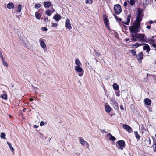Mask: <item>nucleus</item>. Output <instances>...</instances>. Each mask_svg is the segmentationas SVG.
<instances>
[{
    "mask_svg": "<svg viewBox=\"0 0 156 156\" xmlns=\"http://www.w3.org/2000/svg\"><path fill=\"white\" fill-rule=\"evenodd\" d=\"M131 40L135 41H139L141 42H146L147 37L144 34L136 33L130 34Z\"/></svg>",
    "mask_w": 156,
    "mask_h": 156,
    "instance_id": "f257e3e1",
    "label": "nucleus"
},
{
    "mask_svg": "<svg viewBox=\"0 0 156 156\" xmlns=\"http://www.w3.org/2000/svg\"><path fill=\"white\" fill-rule=\"evenodd\" d=\"M140 23L136 22L133 25L129 27L130 33L131 34H134L140 32V30L139 29L140 27Z\"/></svg>",
    "mask_w": 156,
    "mask_h": 156,
    "instance_id": "f03ea898",
    "label": "nucleus"
},
{
    "mask_svg": "<svg viewBox=\"0 0 156 156\" xmlns=\"http://www.w3.org/2000/svg\"><path fill=\"white\" fill-rule=\"evenodd\" d=\"M142 10L140 9H139L137 12V15L136 16V20L137 22H136L140 23V21L142 20V18L143 16L142 14Z\"/></svg>",
    "mask_w": 156,
    "mask_h": 156,
    "instance_id": "7ed1b4c3",
    "label": "nucleus"
},
{
    "mask_svg": "<svg viewBox=\"0 0 156 156\" xmlns=\"http://www.w3.org/2000/svg\"><path fill=\"white\" fill-rule=\"evenodd\" d=\"M114 9L115 13L117 14H119L122 11L121 6L119 4H116L114 5Z\"/></svg>",
    "mask_w": 156,
    "mask_h": 156,
    "instance_id": "20e7f679",
    "label": "nucleus"
},
{
    "mask_svg": "<svg viewBox=\"0 0 156 156\" xmlns=\"http://www.w3.org/2000/svg\"><path fill=\"white\" fill-rule=\"evenodd\" d=\"M103 19L104 23L106 26L107 27H109V20L108 19L107 16L105 14L103 15Z\"/></svg>",
    "mask_w": 156,
    "mask_h": 156,
    "instance_id": "39448f33",
    "label": "nucleus"
},
{
    "mask_svg": "<svg viewBox=\"0 0 156 156\" xmlns=\"http://www.w3.org/2000/svg\"><path fill=\"white\" fill-rule=\"evenodd\" d=\"M65 27L66 28L69 29H72L69 20L68 19L65 22Z\"/></svg>",
    "mask_w": 156,
    "mask_h": 156,
    "instance_id": "423d86ee",
    "label": "nucleus"
},
{
    "mask_svg": "<svg viewBox=\"0 0 156 156\" xmlns=\"http://www.w3.org/2000/svg\"><path fill=\"white\" fill-rule=\"evenodd\" d=\"M123 127L125 129L128 131L129 133H131L133 131L131 130L132 128L128 125L124 124L123 125Z\"/></svg>",
    "mask_w": 156,
    "mask_h": 156,
    "instance_id": "0eeeda50",
    "label": "nucleus"
},
{
    "mask_svg": "<svg viewBox=\"0 0 156 156\" xmlns=\"http://www.w3.org/2000/svg\"><path fill=\"white\" fill-rule=\"evenodd\" d=\"M110 103L113 105L115 108L116 109L118 108V104L115 100L112 99L110 101Z\"/></svg>",
    "mask_w": 156,
    "mask_h": 156,
    "instance_id": "6e6552de",
    "label": "nucleus"
},
{
    "mask_svg": "<svg viewBox=\"0 0 156 156\" xmlns=\"http://www.w3.org/2000/svg\"><path fill=\"white\" fill-rule=\"evenodd\" d=\"M143 49L144 50H146L147 53H148L150 50V48L147 44H145L144 46L143 47Z\"/></svg>",
    "mask_w": 156,
    "mask_h": 156,
    "instance_id": "1a4fd4ad",
    "label": "nucleus"
},
{
    "mask_svg": "<svg viewBox=\"0 0 156 156\" xmlns=\"http://www.w3.org/2000/svg\"><path fill=\"white\" fill-rule=\"evenodd\" d=\"M44 6L45 8H48L52 4L49 1L46 2H44Z\"/></svg>",
    "mask_w": 156,
    "mask_h": 156,
    "instance_id": "9d476101",
    "label": "nucleus"
},
{
    "mask_svg": "<svg viewBox=\"0 0 156 156\" xmlns=\"http://www.w3.org/2000/svg\"><path fill=\"white\" fill-rule=\"evenodd\" d=\"M143 54L142 52H140L136 55L137 59L138 60H141L143 58Z\"/></svg>",
    "mask_w": 156,
    "mask_h": 156,
    "instance_id": "9b49d317",
    "label": "nucleus"
},
{
    "mask_svg": "<svg viewBox=\"0 0 156 156\" xmlns=\"http://www.w3.org/2000/svg\"><path fill=\"white\" fill-rule=\"evenodd\" d=\"M119 145L121 147H124L125 146V142L122 140H120L118 141Z\"/></svg>",
    "mask_w": 156,
    "mask_h": 156,
    "instance_id": "f8f14e48",
    "label": "nucleus"
},
{
    "mask_svg": "<svg viewBox=\"0 0 156 156\" xmlns=\"http://www.w3.org/2000/svg\"><path fill=\"white\" fill-rule=\"evenodd\" d=\"M43 39L42 38H40L39 39V42L40 43V45L41 47L43 48H44L46 47V45L44 41H42Z\"/></svg>",
    "mask_w": 156,
    "mask_h": 156,
    "instance_id": "ddd939ff",
    "label": "nucleus"
},
{
    "mask_svg": "<svg viewBox=\"0 0 156 156\" xmlns=\"http://www.w3.org/2000/svg\"><path fill=\"white\" fill-rule=\"evenodd\" d=\"M131 17V16L130 15H128L127 17H126L127 22H122V23L128 25L129 24V22L130 21Z\"/></svg>",
    "mask_w": 156,
    "mask_h": 156,
    "instance_id": "4468645a",
    "label": "nucleus"
},
{
    "mask_svg": "<svg viewBox=\"0 0 156 156\" xmlns=\"http://www.w3.org/2000/svg\"><path fill=\"white\" fill-rule=\"evenodd\" d=\"M53 19H54L56 21H58L61 19V16L58 14L55 15L53 17Z\"/></svg>",
    "mask_w": 156,
    "mask_h": 156,
    "instance_id": "2eb2a0df",
    "label": "nucleus"
},
{
    "mask_svg": "<svg viewBox=\"0 0 156 156\" xmlns=\"http://www.w3.org/2000/svg\"><path fill=\"white\" fill-rule=\"evenodd\" d=\"M35 16L37 19L38 20L40 19L41 15H40V12L39 10L37 12H35Z\"/></svg>",
    "mask_w": 156,
    "mask_h": 156,
    "instance_id": "dca6fc26",
    "label": "nucleus"
},
{
    "mask_svg": "<svg viewBox=\"0 0 156 156\" xmlns=\"http://www.w3.org/2000/svg\"><path fill=\"white\" fill-rule=\"evenodd\" d=\"M144 103L147 105L150 106L151 104V100L150 99L148 98L145 99L144 100Z\"/></svg>",
    "mask_w": 156,
    "mask_h": 156,
    "instance_id": "f3484780",
    "label": "nucleus"
},
{
    "mask_svg": "<svg viewBox=\"0 0 156 156\" xmlns=\"http://www.w3.org/2000/svg\"><path fill=\"white\" fill-rule=\"evenodd\" d=\"M80 66H76L75 67V69L77 72H81L82 70V68L80 67Z\"/></svg>",
    "mask_w": 156,
    "mask_h": 156,
    "instance_id": "a211bd4d",
    "label": "nucleus"
},
{
    "mask_svg": "<svg viewBox=\"0 0 156 156\" xmlns=\"http://www.w3.org/2000/svg\"><path fill=\"white\" fill-rule=\"evenodd\" d=\"M105 109L106 112H109L111 110V108L108 105H106L105 106Z\"/></svg>",
    "mask_w": 156,
    "mask_h": 156,
    "instance_id": "6ab92c4d",
    "label": "nucleus"
},
{
    "mask_svg": "<svg viewBox=\"0 0 156 156\" xmlns=\"http://www.w3.org/2000/svg\"><path fill=\"white\" fill-rule=\"evenodd\" d=\"M7 7L9 9H11L14 8V5L12 3L10 2L7 4Z\"/></svg>",
    "mask_w": 156,
    "mask_h": 156,
    "instance_id": "aec40b11",
    "label": "nucleus"
},
{
    "mask_svg": "<svg viewBox=\"0 0 156 156\" xmlns=\"http://www.w3.org/2000/svg\"><path fill=\"white\" fill-rule=\"evenodd\" d=\"M113 89L115 90H119V85L116 83H114L113 84Z\"/></svg>",
    "mask_w": 156,
    "mask_h": 156,
    "instance_id": "412c9836",
    "label": "nucleus"
},
{
    "mask_svg": "<svg viewBox=\"0 0 156 156\" xmlns=\"http://www.w3.org/2000/svg\"><path fill=\"white\" fill-rule=\"evenodd\" d=\"M7 143L8 144V146L9 148H10L12 152H13L14 151V149L13 147L12 146L11 144L8 141L7 142Z\"/></svg>",
    "mask_w": 156,
    "mask_h": 156,
    "instance_id": "4be33fe9",
    "label": "nucleus"
},
{
    "mask_svg": "<svg viewBox=\"0 0 156 156\" xmlns=\"http://www.w3.org/2000/svg\"><path fill=\"white\" fill-rule=\"evenodd\" d=\"M108 136H110V139L112 141H115L116 140L115 137L112 136L111 134L109 133L108 134Z\"/></svg>",
    "mask_w": 156,
    "mask_h": 156,
    "instance_id": "5701e85b",
    "label": "nucleus"
},
{
    "mask_svg": "<svg viewBox=\"0 0 156 156\" xmlns=\"http://www.w3.org/2000/svg\"><path fill=\"white\" fill-rule=\"evenodd\" d=\"M22 9V5L20 4L19 5L17 6V9L16 11L18 12H20Z\"/></svg>",
    "mask_w": 156,
    "mask_h": 156,
    "instance_id": "b1692460",
    "label": "nucleus"
},
{
    "mask_svg": "<svg viewBox=\"0 0 156 156\" xmlns=\"http://www.w3.org/2000/svg\"><path fill=\"white\" fill-rule=\"evenodd\" d=\"M75 62L76 65L77 66H80L81 65V63L78 59H76Z\"/></svg>",
    "mask_w": 156,
    "mask_h": 156,
    "instance_id": "393cba45",
    "label": "nucleus"
},
{
    "mask_svg": "<svg viewBox=\"0 0 156 156\" xmlns=\"http://www.w3.org/2000/svg\"><path fill=\"white\" fill-rule=\"evenodd\" d=\"M134 135L136 138V139L138 140L140 139V135L138 134L137 132L136 131L134 132Z\"/></svg>",
    "mask_w": 156,
    "mask_h": 156,
    "instance_id": "a878e982",
    "label": "nucleus"
},
{
    "mask_svg": "<svg viewBox=\"0 0 156 156\" xmlns=\"http://www.w3.org/2000/svg\"><path fill=\"white\" fill-rule=\"evenodd\" d=\"M79 140L81 144L83 146L84 145V140L81 137H79Z\"/></svg>",
    "mask_w": 156,
    "mask_h": 156,
    "instance_id": "bb28decb",
    "label": "nucleus"
},
{
    "mask_svg": "<svg viewBox=\"0 0 156 156\" xmlns=\"http://www.w3.org/2000/svg\"><path fill=\"white\" fill-rule=\"evenodd\" d=\"M0 97L2 99L5 100H7V95L6 94H3L1 95Z\"/></svg>",
    "mask_w": 156,
    "mask_h": 156,
    "instance_id": "cd10ccee",
    "label": "nucleus"
},
{
    "mask_svg": "<svg viewBox=\"0 0 156 156\" xmlns=\"http://www.w3.org/2000/svg\"><path fill=\"white\" fill-rule=\"evenodd\" d=\"M130 51L133 56H134L136 55V52L133 49L131 50H130Z\"/></svg>",
    "mask_w": 156,
    "mask_h": 156,
    "instance_id": "c85d7f7f",
    "label": "nucleus"
},
{
    "mask_svg": "<svg viewBox=\"0 0 156 156\" xmlns=\"http://www.w3.org/2000/svg\"><path fill=\"white\" fill-rule=\"evenodd\" d=\"M5 133L2 132L1 133L0 136L2 138L5 139Z\"/></svg>",
    "mask_w": 156,
    "mask_h": 156,
    "instance_id": "c756f323",
    "label": "nucleus"
},
{
    "mask_svg": "<svg viewBox=\"0 0 156 156\" xmlns=\"http://www.w3.org/2000/svg\"><path fill=\"white\" fill-rule=\"evenodd\" d=\"M51 11L50 10H47L45 12V14H47L48 16H50L51 15Z\"/></svg>",
    "mask_w": 156,
    "mask_h": 156,
    "instance_id": "7c9ffc66",
    "label": "nucleus"
},
{
    "mask_svg": "<svg viewBox=\"0 0 156 156\" xmlns=\"http://www.w3.org/2000/svg\"><path fill=\"white\" fill-rule=\"evenodd\" d=\"M129 3L131 5L133 6L135 4V2L134 0H130Z\"/></svg>",
    "mask_w": 156,
    "mask_h": 156,
    "instance_id": "2f4dec72",
    "label": "nucleus"
},
{
    "mask_svg": "<svg viewBox=\"0 0 156 156\" xmlns=\"http://www.w3.org/2000/svg\"><path fill=\"white\" fill-rule=\"evenodd\" d=\"M148 41H149L150 43H154L155 42V41L153 39H152V38H151L150 39H148Z\"/></svg>",
    "mask_w": 156,
    "mask_h": 156,
    "instance_id": "473e14b6",
    "label": "nucleus"
},
{
    "mask_svg": "<svg viewBox=\"0 0 156 156\" xmlns=\"http://www.w3.org/2000/svg\"><path fill=\"white\" fill-rule=\"evenodd\" d=\"M2 63L4 66H6V67H8V63L5 61L2 62Z\"/></svg>",
    "mask_w": 156,
    "mask_h": 156,
    "instance_id": "72a5a7b5",
    "label": "nucleus"
},
{
    "mask_svg": "<svg viewBox=\"0 0 156 156\" xmlns=\"http://www.w3.org/2000/svg\"><path fill=\"white\" fill-rule=\"evenodd\" d=\"M41 6V5L39 4H35V7L37 9L39 8Z\"/></svg>",
    "mask_w": 156,
    "mask_h": 156,
    "instance_id": "f704fd0d",
    "label": "nucleus"
},
{
    "mask_svg": "<svg viewBox=\"0 0 156 156\" xmlns=\"http://www.w3.org/2000/svg\"><path fill=\"white\" fill-rule=\"evenodd\" d=\"M86 4H92V0H86Z\"/></svg>",
    "mask_w": 156,
    "mask_h": 156,
    "instance_id": "c9c22d12",
    "label": "nucleus"
},
{
    "mask_svg": "<svg viewBox=\"0 0 156 156\" xmlns=\"http://www.w3.org/2000/svg\"><path fill=\"white\" fill-rule=\"evenodd\" d=\"M140 45V44H139L138 43H137L134 45V46L136 48Z\"/></svg>",
    "mask_w": 156,
    "mask_h": 156,
    "instance_id": "e433bc0d",
    "label": "nucleus"
},
{
    "mask_svg": "<svg viewBox=\"0 0 156 156\" xmlns=\"http://www.w3.org/2000/svg\"><path fill=\"white\" fill-rule=\"evenodd\" d=\"M39 134L40 135V136L42 138V139H44L46 138L42 133H40Z\"/></svg>",
    "mask_w": 156,
    "mask_h": 156,
    "instance_id": "4c0bfd02",
    "label": "nucleus"
},
{
    "mask_svg": "<svg viewBox=\"0 0 156 156\" xmlns=\"http://www.w3.org/2000/svg\"><path fill=\"white\" fill-rule=\"evenodd\" d=\"M51 24H52V26L53 27H57V24L56 23H51Z\"/></svg>",
    "mask_w": 156,
    "mask_h": 156,
    "instance_id": "58836bf2",
    "label": "nucleus"
},
{
    "mask_svg": "<svg viewBox=\"0 0 156 156\" xmlns=\"http://www.w3.org/2000/svg\"><path fill=\"white\" fill-rule=\"evenodd\" d=\"M118 91L117 92H115L116 95L117 96L119 97L120 96L119 91V90H118Z\"/></svg>",
    "mask_w": 156,
    "mask_h": 156,
    "instance_id": "ea45409f",
    "label": "nucleus"
},
{
    "mask_svg": "<svg viewBox=\"0 0 156 156\" xmlns=\"http://www.w3.org/2000/svg\"><path fill=\"white\" fill-rule=\"evenodd\" d=\"M44 123L43 121H41V122L40 123V126H41L44 125Z\"/></svg>",
    "mask_w": 156,
    "mask_h": 156,
    "instance_id": "a19ab883",
    "label": "nucleus"
},
{
    "mask_svg": "<svg viewBox=\"0 0 156 156\" xmlns=\"http://www.w3.org/2000/svg\"><path fill=\"white\" fill-rule=\"evenodd\" d=\"M42 29L44 31H47V28L45 27H42Z\"/></svg>",
    "mask_w": 156,
    "mask_h": 156,
    "instance_id": "79ce46f5",
    "label": "nucleus"
},
{
    "mask_svg": "<svg viewBox=\"0 0 156 156\" xmlns=\"http://www.w3.org/2000/svg\"><path fill=\"white\" fill-rule=\"evenodd\" d=\"M95 55L96 56H99L100 55V54L98 52H96Z\"/></svg>",
    "mask_w": 156,
    "mask_h": 156,
    "instance_id": "37998d69",
    "label": "nucleus"
},
{
    "mask_svg": "<svg viewBox=\"0 0 156 156\" xmlns=\"http://www.w3.org/2000/svg\"><path fill=\"white\" fill-rule=\"evenodd\" d=\"M113 15H114V16L115 17V19L117 21H118V17L117 16H116L115 14H114Z\"/></svg>",
    "mask_w": 156,
    "mask_h": 156,
    "instance_id": "c03bdc74",
    "label": "nucleus"
},
{
    "mask_svg": "<svg viewBox=\"0 0 156 156\" xmlns=\"http://www.w3.org/2000/svg\"><path fill=\"white\" fill-rule=\"evenodd\" d=\"M44 21L45 22H48V18H47V17L45 18V19H44Z\"/></svg>",
    "mask_w": 156,
    "mask_h": 156,
    "instance_id": "a18cd8bd",
    "label": "nucleus"
},
{
    "mask_svg": "<svg viewBox=\"0 0 156 156\" xmlns=\"http://www.w3.org/2000/svg\"><path fill=\"white\" fill-rule=\"evenodd\" d=\"M127 2H125L124 3V7H126V6H127Z\"/></svg>",
    "mask_w": 156,
    "mask_h": 156,
    "instance_id": "49530a36",
    "label": "nucleus"
},
{
    "mask_svg": "<svg viewBox=\"0 0 156 156\" xmlns=\"http://www.w3.org/2000/svg\"><path fill=\"white\" fill-rule=\"evenodd\" d=\"M149 23L150 24H152L153 23H155V22L151 20H150V21H149Z\"/></svg>",
    "mask_w": 156,
    "mask_h": 156,
    "instance_id": "de8ad7c7",
    "label": "nucleus"
},
{
    "mask_svg": "<svg viewBox=\"0 0 156 156\" xmlns=\"http://www.w3.org/2000/svg\"><path fill=\"white\" fill-rule=\"evenodd\" d=\"M152 46L156 48V44H153L152 45Z\"/></svg>",
    "mask_w": 156,
    "mask_h": 156,
    "instance_id": "09e8293b",
    "label": "nucleus"
},
{
    "mask_svg": "<svg viewBox=\"0 0 156 156\" xmlns=\"http://www.w3.org/2000/svg\"><path fill=\"white\" fill-rule=\"evenodd\" d=\"M146 27V28L150 29V28H151V26L150 25H147V26Z\"/></svg>",
    "mask_w": 156,
    "mask_h": 156,
    "instance_id": "8fccbe9b",
    "label": "nucleus"
},
{
    "mask_svg": "<svg viewBox=\"0 0 156 156\" xmlns=\"http://www.w3.org/2000/svg\"><path fill=\"white\" fill-rule=\"evenodd\" d=\"M39 127V126H37V125H34V128H37L38 127Z\"/></svg>",
    "mask_w": 156,
    "mask_h": 156,
    "instance_id": "3c124183",
    "label": "nucleus"
},
{
    "mask_svg": "<svg viewBox=\"0 0 156 156\" xmlns=\"http://www.w3.org/2000/svg\"><path fill=\"white\" fill-rule=\"evenodd\" d=\"M3 56L2 52L0 51V57L1 58Z\"/></svg>",
    "mask_w": 156,
    "mask_h": 156,
    "instance_id": "603ef678",
    "label": "nucleus"
},
{
    "mask_svg": "<svg viewBox=\"0 0 156 156\" xmlns=\"http://www.w3.org/2000/svg\"><path fill=\"white\" fill-rule=\"evenodd\" d=\"M1 59H2V62H3L4 61H5V59L4 58H3V57L2 56V57H1Z\"/></svg>",
    "mask_w": 156,
    "mask_h": 156,
    "instance_id": "864d4df0",
    "label": "nucleus"
},
{
    "mask_svg": "<svg viewBox=\"0 0 156 156\" xmlns=\"http://www.w3.org/2000/svg\"><path fill=\"white\" fill-rule=\"evenodd\" d=\"M118 21H121L122 20V19L120 18H118Z\"/></svg>",
    "mask_w": 156,
    "mask_h": 156,
    "instance_id": "5fc2aeb1",
    "label": "nucleus"
},
{
    "mask_svg": "<svg viewBox=\"0 0 156 156\" xmlns=\"http://www.w3.org/2000/svg\"><path fill=\"white\" fill-rule=\"evenodd\" d=\"M83 75V73H80L79 74V76H82Z\"/></svg>",
    "mask_w": 156,
    "mask_h": 156,
    "instance_id": "6e6d98bb",
    "label": "nucleus"
},
{
    "mask_svg": "<svg viewBox=\"0 0 156 156\" xmlns=\"http://www.w3.org/2000/svg\"><path fill=\"white\" fill-rule=\"evenodd\" d=\"M54 11H55L54 9L53 8H52V10H51L52 12H54Z\"/></svg>",
    "mask_w": 156,
    "mask_h": 156,
    "instance_id": "4d7b16f0",
    "label": "nucleus"
},
{
    "mask_svg": "<svg viewBox=\"0 0 156 156\" xmlns=\"http://www.w3.org/2000/svg\"><path fill=\"white\" fill-rule=\"evenodd\" d=\"M120 108H121V109H123V107H122V105H121V106H120Z\"/></svg>",
    "mask_w": 156,
    "mask_h": 156,
    "instance_id": "13d9d810",
    "label": "nucleus"
},
{
    "mask_svg": "<svg viewBox=\"0 0 156 156\" xmlns=\"http://www.w3.org/2000/svg\"><path fill=\"white\" fill-rule=\"evenodd\" d=\"M23 111L25 112L26 111V108H23Z\"/></svg>",
    "mask_w": 156,
    "mask_h": 156,
    "instance_id": "bf43d9fd",
    "label": "nucleus"
},
{
    "mask_svg": "<svg viewBox=\"0 0 156 156\" xmlns=\"http://www.w3.org/2000/svg\"><path fill=\"white\" fill-rule=\"evenodd\" d=\"M155 141H156V142L154 143V145H155V148L156 149V140H155Z\"/></svg>",
    "mask_w": 156,
    "mask_h": 156,
    "instance_id": "052dcab7",
    "label": "nucleus"
},
{
    "mask_svg": "<svg viewBox=\"0 0 156 156\" xmlns=\"http://www.w3.org/2000/svg\"><path fill=\"white\" fill-rule=\"evenodd\" d=\"M156 37V36H152L151 37V38H152V39H153L154 37Z\"/></svg>",
    "mask_w": 156,
    "mask_h": 156,
    "instance_id": "680f3d73",
    "label": "nucleus"
},
{
    "mask_svg": "<svg viewBox=\"0 0 156 156\" xmlns=\"http://www.w3.org/2000/svg\"><path fill=\"white\" fill-rule=\"evenodd\" d=\"M33 100V99L32 98H30V101H31Z\"/></svg>",
    "mask_w": 156,
    "mask_h": 156,
    "instance_id": "e2e57ef3",
    "label": "nucleus"
},
{
    "mask_svg": "<svg viewBox=\"0 0 156 156\" xmlns=\"http://www.w3.org/2000/svg\"><path fill=\"white\" fill-rule=\"evenodd\" d=\"M87 148H88L89 147V145L88 144H87Z\"/></svg>",
    "mask_w": 156,
    "mask_h": 156,
    "instance_id": "0e129e2a",
    "label": "nucleus"
},
{
    "mask_svg": "<svg viewBox=\"0 0 156 156\" xmlns=\"http://www.w3.org/2000/svg\"><path fill=\"white\" fill-rule=\"evenodd\" d=\"M149 142H151V141L150 140V138H149Z\"/></svg>",
    "mask_w": 156,
    "mask_h": 156,
    "instance_id": "69168bd1",
    "label": "nucleus"
},
{
    "mask_svg": "<svg viewBox=\"0 0 156 156\" xmlns=\"http://www.w3.org/2000/svg\"><path fill=\"white\" fill-rule=\"evenodd\" d=\"M104 131H105V130H104L103 131H102V132H104Z\"/></svg>",
    "mask_w": 156,
    "mask_h": 156,
    "instance_id": "338daca9",
    "label": "nucleus"
},
{
    "mask_svg": "<svg viewBox=\"0 0 156 156\" xmlns=\"http://www.w3.org/2000/svg\"><path fill=\"white\" fill-rule=\"evenodd\" d=\"M95 59H96V58H95ZM96 60V61H97V62H98V61L97 60Z\"/></svg>",
    "mask_w": 156,
    "mask_h": 156,
    "instance_id": "774afa93",
    "label": "nucleus"
}]
</instances>
